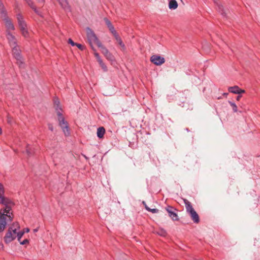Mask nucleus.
<instances>
[{"instance_id": "2", "label": "nucleus", "mask_w": 260, "mask_h": 260, "mask_svg": "<svg viewBox=\"0 0 260 260\" xmlns=\"http://www.w3.org/2000/svg\"><path fill=\"white\" fill-rule=\"evenodd\" d=\"M20 230V225L18 222H14L9 227L5 236L4 241L6 243H9L16 238L17 231Z\"/></svg>"}, {"instance_id": "33", "label": "nucleus", "mask_w": 260, "mask_h": 260, "mask_svg": "<svg viewBox=\"0 0 260 260\" xmlns=\"http://www.w3.org/2000/svg\"><path fill=\"white\" fill-rule=\"evenodd\" d=\"M19 242H20V244L21 245H24V244L28 243L29 240L27 239H26L22 241H21V240H20V241H19Z\"/></svg>"}, {"instance_id": "10", "label": "nucleus", "mask_w": 260, "mask_h": 260, "mask_svg": "<svg viewBox=\"0 0 260 260\" xmlns=\"http://www.w3.org/2000/svg\"><path fill=\"white\" fill-rule=\"evenodd\" d=\"M6 37L8 40L9 45L11 47L17 45L16 38L9 31H7Z\"/></svg>"}, {"instance_id": "40", "label": "nucleus", "mask_w": 260, "mask_h": 260, "mask_svg": "<svg viewBox=\"0 0 260 260\" xmlns=\"http://www.w3.org/2000/svg\"><path fill=\"white\" fill-rule=\"evenodd\" d=\"M241 97H242V95H240V94H239V95L237 96V98H236V100H237V101H239V100H240V99L241 98Z\"/></svg>"}, {"instance_id": "46", "label": "nucleus", "mask_w": 260, "mask_h": 260, "mask_svg": "<svg viewBox=\"0 0 260 260\" xmlns=\"http://www.w3.org/2000/svg\"><path fill=\"white\" fill-rule=\"evenodd\" d=\"M59 102H58L57 104H57V107H58V106H59Z\"/></svg>"}, {"instance_id": "29", "label": "nucleus", "mask_w": 260, "mask_h": 260, "mask_svg": "<svg viewBox=\"0 0 260 260\" xmlns=\"http://www.w3.org/2000/svg\"><path fill=\"white\" fill-rule=\"evenodd\" d=\"M157 234L161 236L165 237L167 235V232L163 229H160L157 232Z\"/></svg>"}, {"instance_id": "12", "label": "nucleus", "mask_w": 260, "mask_h": 260, "mask_svg": "<svg viewBox=\"0 0 260 260\" xmlns=\"http://www.w3.org/2000/svg\"><path fill=\"white\" fill-rule=\"evenodd\" d=\"M3 20L5 22V25L7 29V31H9L10 30H13L15 29L14 26L13 24L12 23L11 19L8 17V16H7L4 18H3Z\"/></svg>"}, {"instance_id": "23", "label": "nucleus", "mask_w": 260, "mask_h": 260, "mask_svg": "<svg viewBox=\"0 0 260 260\" xmlns=\"http://www.w3.org/2000/svg\"><path fill=\"white\" fill-rule=\"evenodd\" d=\"M26 152L28 156H31L34 153V151L29 147L28 145L26 147Z\"/></svg>"}, {"instance_id": "7", "label": "nucleus", "mask_w": 260, "mask_h": 260, "mask_svg": "<svg viewBox=\"0 0 260 260\" xmlns=\"http://www.w3.org/2000/svg\"><path fill=\"white\" fill-rule=\"evenodd\" d=\"M166 210L168 213L169 217L173 221H178L179 218L176 213L177 209L171 206H167L165 208Z\"/></svg>"}, {"instance_id": "30", "label": "nucleus", "mask_w": 260, "mask_h": 260, "mask_svg": "<svg viewBox=\"0 0 260 260\" xmlns=\"http://www.w3.org/2000/svg\"><path fill=\"white\" fill-rule=\"evenodd\" d=\"M22 33V35L25 37L27 38L28 37V32L26 28L22 29L20 30Z\"/></svg>"}, {"instance_id": "13", "label": "nucleus", "mask_w": 260, "mask_h": 260, "mask_svg": "<svg viewBox=\"0 0 260 260\" xmlns=\"http://www.w3.org/2000/svg\"><path fill=\"white\" fill-rule=\"evenodd\" d=\"M104 20L108 28H109V30L112 34V35L114 36L117 35L118 33L115 30L114 27L111 23V21L107 18H104Z\"/></svg>"}, {"instance_id": "37", "label": "nucleus", "mask_w": 260, "mask_h": 260, "mask_svg": "<svg viewBox=\"0 0 260 260\" xmlns=\"http://www.w3.org/2000/svg\"><path fill=\"white\" fill-rule=\"evenodd\" d=\"M39 3V5L40 7H42L44 5L45 0H37Z\"/></svg>"}, {"instance_id": "35", "label": "nucleus", "mask_w": 260, "mask_h": 260, "mask_svg": "<svg viewBox=\"0 0 260 260\" xmlns=\"http://www.w3.org/2000/svg\"><path fill=\"white\" fill-rule=\"evenodd\" d=\"M68 43L73 46H74L76 45V43L74 42V41L71 39H69L68 40Z\"/></svg>"}, {"instance_id": "41", "label": "nucleus", "mask_w": 260, "mask_h": 260, "mask_svg": "<svg viewBox=\"0 0 260 260\" xmlns=\"http://www.w3.org/2000/svg\"><path fill=\"white\" fill-rule=\"evenodd\" d=\"M3 247V245L0 243V249Z\"/></svg>"}, {"instance_id": "18", "label": "nucleus", "mask_w": 260, "mask_h": 260, "mask_svg": "<svg viewBox=\"0 0 260 260\" xmlns=\"http://www.w3.org/2000/svg\"><path fill=\"white\" fill-rule=\"evenodd\" d=\"M178 3L176 0H170L169 3V8L171 10H175L178 7Z\"/></svg>"}, {"instance_id": "21", "label": "nucleus", "mask_w": 260, "mask_h": 260, "mask_svg": "<svg viewBox=\"0 0 260 260\" xmlns=\"http://www.w3.org/2000/svg\"><path fill=\"white\" fill-rule=\"evenodd\" d=\"M239 89V86L235 85L234 86L229 87L228 88V91L230 92H231L233 93L238 94V93L239 92V91H238Z\"/></svg>"}, {"instance_id": "4", "label": "nucleus", "mask_w": 260, "mask_h": 260, "mask_svg": "<svg viewBox=\"0 0 260 260\" xmlns=\"http://www.w3.org/2000/svg\"><path fill=\"white\" fill-rule=\"evenodd\" d=\"M59 125L61 128L64 135L68 136L70 135V128L68 122L65 120L63 115L60 111L57 112Z\"/></svg>"}, {"instance_id": "36", "label": "nucleus", "mask_w": 260, "mask_h": 260, "mask_svg": "<svg viewBox=\"0 0 260 260\" xmlns=\"http://www.w3.org/2000/svg\"><path fill=\"white\" fill-rule=\"evenodd\" d=\"M7 121L8 123H9L10 124H11L12 123V119L9 115L7 116Z\"/></svg>"}, {"instance_id": "5", "label": "nucleus", "mask_w": 260, "mask_h": 260, "mask_svg": "<svg viewBox=\"0 0 260 260\" xmlns=\"http://www.w3.org/2000/svg\"><path fill=\"white\" fill-rule=\"evenodd\" d=\"M86 34L88 41L91 47H92L93 46L92 43L95 44L98 46H102V43L99 40L94 31L91 28L89 27H87Z\"/></svg>"}, {"instance_id": "3", "label": "nucleus", "mask_w": 260, "mask_h": 260, "mask_svg": "<svg viewBox=\"0 0 260 260\" xmlns=\"http://www.w3.org/2000/svg\"><path fill=\"white\" fill-rule=\"evenodd\" d=\"M183 202L186 212L189 214L192 221L196 223H198L200 222L199 216L193 209L191 203L185 199H183Z\"/></svg>"}, {"instance_id": "16", "label": "nucleus", "mask_w": 260, "mask_h": 260, "mask_svg": "<svg viewBox=\"0 0 260 260\" xmlns=\"http://www.w3.org/2000/svg\"><path fill=\"white\" fill-rule=\"evenodd\" d=\"M29 6L35 11V12L39 16H42L41 12L39 11L34 5V3L31 0H24Z\"/></svg>"}, {"instance_id": "1", "label": "nucleus", "mask_w": 260, "mask_h": 260, "mask_svg": "<svg viewBox=\"0 0 260 260\" xmlns=\"http://www.w3.org/2000/svg\"><path fill=\"white\" fill-rule=\"evenodd\" d=\"M13 206H5L3 211H0V232L5 229L8 222H11L13 218V215L11 212Z\"/></svg>"}, {"instance_id": "44", "label": "nucleus", "mask_w": 260, "mask_h": 260, "mask_svg": "<svg viewBox=\"0 0 260 260\" xmlns=\"http://www.w3.org/2000/svg\"><path fill=\"white\" fill-rule=\"evenodd\" d=\"M228 94V93H224L223 94V95H224V96H226Z\"/></svg>"}, {"instance_id": "24", "label": "nucleus", "mask_w": 260, "mask_h": 260, "mask_svg": "<svg viewBox=\"0 0 260 260\" xmlns=\"http://www.w3.org/2000/svg\"><path fill=\"white\" fill-rule=\"evenodd\" d=\"M24 234V231H19V230L17 231L16 238H17L18 241H20L21 238L23 236Z\"/></svg>"}, {"instance_id": "22", "label": "nucleus", "mask_w": 260, "mask_h": 260, "mask_svg": "<svg viewBox=\"0 0 260 260\" xmlns=\"http://www.w3.org/2000/svg\"><path fill=\"white\" fill-rule=\"evenodd\" d=\"M143 204L145 206V208L147 211L150 212L152 213H157L159 212V210L157 209H155V208L151 209V208L148 207L144 201L143 202Z\"/></svg>"}, {"instance_id": "32", "label": "nucleus", "mask_w": 260, "mask_h": 260, "mask_svg": "<svg viewBox=\"0 0 260 260\" xmlns=\"http://www.w3.org/2000/svg\"><path fill=\"white\" fill-rule=\"evenodd\" d=\"M19 26L20 27V30L22 29H23L24 28H26V24L24 22H23L22 23H21L20 25H19Z\"/></svg>"}, {"instance_id": "43", "label": "nucleus", "mask_w": 260, "mask_h": 260, "mask_svg": "<svg viewBox=\"0 0 260 260\" xmlns=\"http://www.w3.org/2000/svg\"><path fill=\"white\" fill-rule=\"evenodd\" d=\"M2 134V128L0 127V135Z\"/></svg>"}, {"instance_id": "38", "label": "nucleus", "mask_w": 260, "mask_h": 260, "mask_svg": "<svg viewBox=\"0 0 260 260\" xmlns=\"http://www.w3.org/2000/svg\"><path fill=\"white\" fill-rule=\"evenodd\" d=\"M239 92L238 93V94H240L241 93H245V91L243 89H242L241 88H239Z\"/></svg>"}, {"instance_id": "15", "label": "nucleus", "mask_w": 260, "mask_h": 260, "mask_svg": "<svg viewBox=\"0 0 260 260\" xmlns=\"http://www.w3.org/2000/svg\"><path fill=\"white\" fill-rule=\"evenodd\" d=\"M0 16L2 19L8 16L7 10L2 0H0Z\"/></svg>"}, {"instance_id": "25", "label": "nucleus", "mask_w": 260, "mask_h": 260, "mask_svg": "<svg viewBox=\"0 0 260 260\" xmlns=\"http://www.w3.org/2000/svg\"><path fill=\"white\" fill-rule=\"evenodd\" d=\"M98 62H99V64L100 65L101 67L103 69V70L105 72L107 71V70H108L107 67L106 65L103 62L102 59L99 61Z\"/></svg>"}, {"instance_id": "27", "label": "nucleus", "mask_w": 260, "mask_h": 260, "mask_svg": "<svg viewBox=\"0 0 260 260\" xmlns=\"http://www.w3.org/2000/svg\"><path fill=\"white\" fill-rule=\"evenodd\" d=\"M91 48L94 51V56L95 57L97 61H99L100 60H101L102 58H101L100 54L96 51V50L94 49V48L93 47V46H92V47H91Z\"/></svg>"}, {"instance_id": "45", "label": "nucleus", "mask_w": 260, "mask_h": 260, "mask_svg": "<svg viewBox=\"0 0 260 260\" xmlns=\"http://www.w3.org/2000/svg\"><path fill=\"white\" fill-rule=\"evenodd\" d=\"M37 231H38V229H34V232H37Z\"/></svg>"}, {"instance_id": "31", "label": "nucleus", "mask_w": 260, "mask_h": 260, "mask_svg": "<svg viewBox=\"0 0 260 260\" xmlns=\"http://www.w3.org/2000/svg\"><path fill=\"white\" fill-rule=\"evenodd\" d=\"M76 46L80 50L83 51L85 49V47L81 44L76 43Z\"/></svg>"}, {"instance_id": "14", "label": "nucleus", "mask_w": 260, "mask_h": 260, "mask_svg": "<svg viewBox=\"0 0 260 260\" xmlns=\"http://www.w3.org/2000/svg\"><path fill=\"white\" fill-rule=\"evenodd\" d=\"M61 7L66 11H71V8L67 0H57Z\"/></svg>"}, {"instance_id": "6", "label": "nucleus", "mask_w": 260, "mask_h": 260, "mask_svg": "<svg viewBox=\"0 0 260 260\" xmlns=\"http://www.w3.org/2000/svg\"><path fill=\"white\" fill-rule=\"evenodd\" d=\"M12 48V54L14 57L17 60V63L19 68H24L25 64L21 55V50L18 45L13 46Z\"/></svg>"}, {"instance_id": "28", "label": "nucleus", "mask_w": 260, "mask_h": 260, "mask_svg": "<svg viewBox=\"0 0 260 260\" xmlns=\"http://www.w3.org/2000/svg\"><path fill=\"white\" fill-rule=\"evenodd\" d=\"M229 103L230 104L231 107H232L233 110L234 112H237L238 111V108L237 105L233 102L231 101H229Z\"/></svg>"}, {"instance_id": "9", "label": "nucleus", "mask_w": 260, "mask_h": 260, "mask_svg": "<svg viewBox=\"0 0 260 260\" xmlns=\"http://www.w3.org/2000/svg\"><path fill=\"white\" fill-rule=\"evenodd\" d=\"M150 61L156 66H160L165 62V59L159 55H153L151 57Z\"/></svg>"}, {"instance_id": "39", "label": "nucleus", "mask_w": 260, "mask_h": 260, "mask_svg": "<svg viewBox=\"0 0 260 260\" xmlns=\"http://www.w3.org/2000/svg\"><path fill=\"white\" fill-rule=\"evenodd\" d=\"M22 231H24V233H28L29 232V229L28 228H25Z\"/></svg>"}, {"instance_id": "42", "label": "nucleus", "mask_w": 260, "mask_h": 260, "mask_svg": "<svg viewBox=\"0 0 260 260\" xmlns=\"http://www.w3.org/2000/svg\"><path fill=\"white\" fill-rule=\"evenodd\" d=\"M84 157L86 158V159L88 160V157H87V156H86L85 155H83Z\"/></svg>"}, {"instance_id": "11", "label": "nucleus", "mask_w": 260, "mask_h": 260, "mask_svg": "<svg viewBox=\"0 0 260 260\" xmlns=\"http://www.w3.org/2000/svg\"><path fill=\"white\" fill-rule=\"evenodd\" d=\"M0 204L5 206H14V203L9 198L5 197L4 194L2 196L0 199Z\"/></svg>"}, {"instance_id": "8", "label": "nucleus", "mask_w": 260, "mask_h": 260, "mask_svg": "<svg viewBox=\"0 0 260 260\" xmlns=\"http://www.w3.org/2000/svg\"><path fill=\"white\" fill-rule=\"evenodd\" d=\"M101 48L102 53L104 55L106 58L110 61H113L115 59L114 56L110 53L109 50L102 44L101 46H98Z\"/></svg>"}, {"instance_id": "17", "label": "nucleus", "mask_w": 260, "mask_h": 260, "mask_svg": "<svg viewBox=\"0 0 260 260\" xmlns=\"http://www.w3.org/2000/svg\"><path fill=\"white\" fill-rule=\"evenodd\" d=\"M213 1H214V3L216 4V5H217V10H218V12L219 13H220L223 16L226 17V14H225V13H224V12L223 11V6L221 5H220V4L218 3V0H213Z\"/></svg>"}, {"instance_id": "19", "label": "nucleus", "mask_w": 260, "mask_h": 260, "mask_svg": "<svg viewBox=\"0 0 260 260\" xmlns=\"http://www.w3.org/2000/svg\"><path fill=\"white\" fill-rule=\"evenodd\" d=\"M116 39V40L117 41L118 44L121 47L122 50L125 49V46L123 43L121 38L119 37L118 34H117L115 36H114Z\"/></svg>"}, {"instance_id": "34", "label": "nucleus", "mask_w": 260, "mask_h": 260, "mask_svg": "<svg viewBox=\"0 0 260 260\" xmlns=\"http://www.w3.org/2000/svg\"><path fill=\"white\" fill-rule=\"evenodd\" d=\"M48 128L50 131H51V132H53V130H54V128H53V124L52 123H48Z\"/></svg>"}, {"instance_id": "26", "label": "nucleus", "mask_w": 260, "mask_h": 260, "mask_svg": "<svg viewBox=\"0 0 260 260\" xmlns=\"http://www.w3.org/2000/svg\"><path fill=\"white\" fill-rule=\"evenodd\" d=\"M17 18L18 22V25H20L21 23H22L25 22L23 20L22 16L20 14H18V15H17Z\"/></svg>"}, {"instance_id": "20", "label": "nucleus", "mask_w": 260, "mask_h": 260, "mask_svg": "<svg viewBox=\"0 0 260 260\" xmlns=\"http://www.w3.org/2000/svg\"><path fill=\"white\" fill-rule=\"evenodd\" d=\"M105 133V129L104 127H100L97 129V136L99 138H102Z\"/></svg>"}]
</instances>
